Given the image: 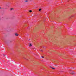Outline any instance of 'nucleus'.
Here are the masks:
<instances>
[{"instance_id":"nucleus-1","label":"nucleus","mask_w":76,"mask_h":76,"mask_svg":"<svg viewBox=\"0 0 76 76\" xmlns=\"http://www.w3.org/2000/svg\"><path fill=\"white\" fill-rule=\"evenodd\" d=\"M15 36H18L19 35V34L17 33H15Z\"/></svg>"},{"instance_id":"nucleus-2","label":"nucleus","mask_w":76,"mask_h":76,"mask_svg":"<svg viewBox=\"0 0 76 76\" xmlns=\"http://www.w3.org/2000/svg\"><path fill=\"white\" fill-rule=\"evenodd\" d=\"M50 67H51V68H52V69H55V68H54L52 67V66H50Z\"/></svg>"},{"instance_id":"nucleus-3","label":"nucleus","mask_w":76,"mask_h":76,"mask_svg":"<svg viewBox=\"0 0 76 76\" xmlns=\"http://www.w3.org/2000/svg\"><path fill=\"white\" fill-rule=\"evenodd\" d=\"M31 46H32V45L31 44H30V45H29V46L31 47Z\"/></svg>"},{"instance_id":"nucleus-4","label":"nucleus","mask_w":76,"mask_h":76,"mask_svg":"<svg viewBox=\"0 0 76 76\" xmlns=\"http://www.w3.org/2000/svg\"><path fill=\"white\" fill-rule=\"evenodd\" d=\"M14 9L13 8H11L10 9V10H13Z\"/></svg>"},{"instance_id":"nucleus-5","label":"nucleus","mask_w":76,"mask_h":76,"mask_svg":"<svg viewBox=\"0 0 76 76\" xmlns=\"http://www.w3.org/2000/svg\"><path fill=\"white\" fill-rule=\"evenodd\" d=\"M25 2H28V1L26 0L25 1Z\"/></svg>"},{"instance_id":"nucleus-6","label":"nucleus","mask_w":76,"mask_h":76,"mask_svg":"<svg viewBox=\"0 0 76 76\" xmlns=\"http://www.w3.org/2000/svg\"><path fill=\"white\" fill-rule=\"evenodd\" d=\"M71 73L72 75H73V74H74V72H73L72 73Z\"/></svg>"},{"instance_id":"nucleus-7","label":"nucleus","mask_w":76,"mask_h":76,"mask_svg":"<svg viewBox=\"0 0 76 76\" xmlns=\"http://www.w3.org/2000/svg\"><path fill=\"white\" fill-rule=\"evenodd\" d=\"M41 9H40L39 10V12H41Z\"/></svg>"},{"instance_id":"nucleus-8","label":"nucleus","mask_w":76,"mask_h":76,"mask_svg":"<svg viewBox=\"0 0 76 76\" xmlns=\"http://www.w3.org/2000/svg\"><path fill=\"white\" fill-rule=\"evenodd\" d=\"M29 12H32V10H30L29 11Z\"/></svg>"},{"instance_id":"nucleus-9","label":"nucleus","mask_w":76,"mask_h":76,"mask_svg":"<svg viewBox=\"0 0 76 76\" xmlns=\"http://www.w3.org/2000/svg\"><path fill=\"white\" fill-rule=\"evenodd\" d=\"M42 58H44V56H42Z\"/></svg>"},{"instance_id":"nucleus-10","label":"nucleus","mask_w":76,"mask_h":76,"mask_svg":"<svg viewBox=\"0 0 76 76\" xmlns=\"http://www.w3.org/2000/svg\"><path fill=\"white\" fill-rule=\"evenodd\" d=\"M7 9V8H5V9Z\"/></svg>"},{"instance_id":"nucleus-11","label":"nucleus","mask_w":76,"mask_h":76,"mask_svg":"<svg viewBox=\"0 0 76 76\" xmlns=\"http://www.w3.org/2000/svg\"><path fill=\"white\" fill-rule=\"evenodd\" d=\"M28 28H31V27H28Z\"/></svg>"},{"instance_id":"nucleus-12","label":"nucleus","mask_w":76,"mask_h":76,"mask_svg":"<svg viewBox=\"0 0 76 76\" xmlns=\"http://www.w3.org/2000/svg\"><path fill=\"white\" fill-rule=\"evenodd\" d=\"M41 51L42 52L43 51H42V50H41Z\"/></svg>"},{"instance_id":"nucleus-13","label":"nucleus","mask_w":76,"mask_h":76,"mask_svg":"<svg viewBox=\"0 0 76 76\" xmlns=\"http://www.w3.org/2000/svg\"><path fill=\"white\" fill-rule=\"evenodd\" d=\"M71 69H73V68L72 67V68L71 67Z\"/></svg>"},{"instance_id":"nucleus-14","label":"nucleus","mask_w":76,"mask_h":76,"mask_svg":"<svg viewBox=\"0 0 76 76\" xmlns=\"http://www.w3.org/2000/svg\"><path fill=\"white\" fill-rule=\"evenodd\" d=\"M0 9H1V7H0Z\"/></svg>"},{"instance_id":"nucleus-15","label":"nucleus","mask_w":76,"mask_h":76,"mask_svg":"<svg viewBox=\"0 0 76 76\" xmlns=\"http://www.w3.org/2000/svg\"><path fill=\"white\" fill-rule=\"evenodd\" d=\"M3 56H4V55L3 54Z\"/></svg>"},{"instance_id":"nucleus-16","label":"nucleus","mask_w":76,"mask_h":76,"mask_svg":"<svg viewBox=\"0 0 76 76\" xmlns=\"http://www.w3.org/2000/svg\"><path fill=\"white\" fill-rule=\"evenodd\" d=\"M28 41L29 40V39H28Z\"/></svg>"},{"instance_id":"nucleus-17","label":"nucleus","mask_w":76,"mask_h":76,"mask_svg":"<svg viewBox=\"0 0 76 76\" xmlns=\"http://www.w3.org/2000/svg\"><path fill=\"white\" fill-rule=\"evenodd\" d=\"M27 35H28V34H27Z\"/></svg>"}]
</instances>
